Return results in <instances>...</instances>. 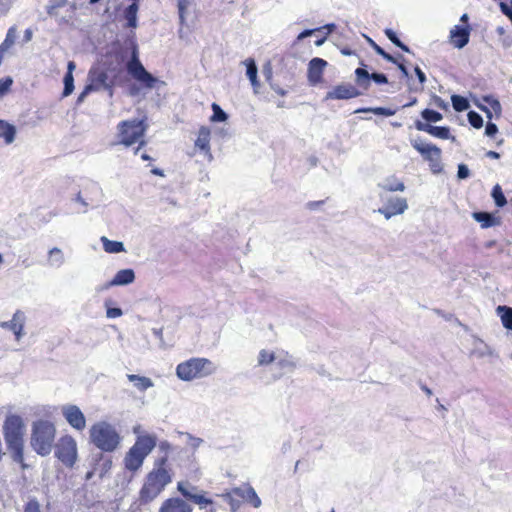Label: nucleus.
Masks as SVG:
<instances>
[{
  "mask_svg": "<svg viewBox=\"0 0 512 512\" xmlns=\"http://www.w3.org/2000/svg\"><path fill=\"white\" fill-rule=\"evenodd\" d=\"M123 314L120 308H108L106 311V315L108 318H117Z\"/></svg>",
  "mask_w": 512,
  "mask_h": 512,
  "instance_id": "obj_51",
  "label": "nucleus"
},
{
  "mask_svg": "<svg viewBox=\"0 0 512 512\" xmlns=\"http://www.w3.org/2000/svg\"><path fill=\"white\" fill-rule=\"evenodd\" d=\"M316 31H318V29H308V30H304L302 31L298 37H297V40H302L308 36H311L313 33H315Z\"/></svg>",
  "mask_w": 512,
  "mask_h": 512,
  "instance_id": "obj_54",
  "label": "nucleus"
},
{
  "mask_svg": "<svg viewBox=\"0 0 512 512\" xmlns=\"http://www.w3.org/2000/svg\"><path fill=\"white\" fill-rule=\"evenodd\" d=\"M468 121L470 125L476 129H480L483 126L482 116L475 111H470L468 113Z\"/></svg>",
  "mask_w": 512,
  "mask_h": 512,
  "instance_id": "obj_42",
  "label": "nucleus"
},
{
  "mask_svg": "<svg viewBox=\"0 0 512 512\" xmlns=\"http://www.w3.org/2000/svg\"><path fill=\"white\" fill-rule=\"evenodd\" d=\"M156 446V437L152 435H142L136 439L134 445L128 450L124 458V466L130 472L138 471L145 458Z\"/></svg>",
  "mask_w": 512,
  "mask_h": 512,
  "instance_id": "obj_7",
  "label": "nucleus"
},
{
  "mask_svg": "<svg viewBox=\"0 0 512 512\" xmlns=\"http://www.w3.org/2000/svg\"><path fill=\"white\" fill-rule=\"evenodd\" d=\"M356 84L360 88L367 90L370 87V80H373L377 84H387L388 78L383 73H369L364 68H357L355 70Z\"/></svg>",
  "mask_w": 512,
  "mask_h": 512,
  "instance_id": "obj_12",
  "label": "nucleus"
},
{
  "mask_svg": "<svg viewBox=\"0 0 512 512\" xmlns=\"http://www.w3.org/2000/svg\"><path fill=\"white\" fill-rule=\"evenodd\" d=\"M360 95L358 89L352 84H340L334 86L330 91L327 92L326 100H347L352 99Z\"/></svg>",
  "mask_w": 512,
  "mask_h": 512,
  "instance_id": "obj_14",
  "label": "nucleus"
},
{
  "mask_svg": "<svg viewBox=\"0 0 512 512\" xmlns=\"http://www.w3.org/2000/svg\"><path fill=\"white\" fill-rule=\"evenodd\" d=\"M385 35L388 37V39L395 44L397 47H399L401 50L405 52H409L408 46H406L403 42L400 41L396 33L392 29H386Z\"/></svg>",
  "mask_w": 512,
  "mask_h": 512,
  "instance_id": "obj_40",
  "label": "nucleus"
},
{
  "mask_svg": "<svg viewBox=\"0 0 512 512\" xmlns=\"http://www.w3.org/2000/svg\"><path fill=\"white\" fill-rule=\"evenodd\" d=\"M434 103L437 107L439 108H445L446 105H445V102L443 101V99L439 96H435L434 97Z\"/></svg>",
  "mask_w": 512,
  "mask_h": 512,
  "instance_id": "obj_56",
  "label": "nucleus"
},
{
  "mask_svg": "<svg viewBox=\"0 0 512 512\" xmlns=\"http://www.w3.org/2000/svg\"><path fill=\"white\" fill-rule=\"evenodd\" d=\"M415 73H416V76H417L420 84L423 85L426 82L425 73L418 66L415 67Z\"/></svg>",
  "mask_w": 512,
  "mask_h": 512,
  "instance_id": "obj_53",
  "label": "nucleus"
},
{
  "mask_svg": "<svg viewBox=\"0 0 512 512\" xmlns=\"http://www.w3.org/2000/svg\"><path fill=\"white\" fill-rule=\"evenodd\" d=\"M421 117L428 123H436L443 119V115L435 110L432 109H424L421 112Z\"/></svg>",
  "mask_w": 512,
  "mask_h": 512,
  "instance_id": "obj_33",
  "label": "nucleus"
},
{
  "mask_svg": "<svg viewBox=\"0 0 512 512\" xmlns=\"http://www.w3.org/2000/svg\"><path fill=\"white\" fill-rule=\"evenodd\" d=\"M453 108L457 112L465 111L469 108V102L466 98L460 95H453L451 97Z\"/></svg>",
  "mask_w": 512,
  "mask_h": 512,
  "instance_id": "obj_36",
  "label": "nucleus"
},
{
  "mask_svg": "<svg viewBox=\"0 0 512 512\" xmlns=\"http://www.w3.org/2000/svg\"><path fill=\"white\" fill-rule=\"evenodd\" d=\"M275 359H276V356H275L274 352L266 350V349H262V350H260V352L258 354V365L259 366H267V365L271 364L272 362H274Z\"/></svg>",
  "mask_w": 512,
  "mask_h": 512,
  "instance_id": "obj_34",
  "label": "nucleus"
},
{
  "mask_svg": "<svg viewBox=\"0 0 512 512\" xmlns=\"http://www.w3.org/2000/svg\"><path fill=\"white\" fill-rule=\"evenodd\" d=\"M245 491H246V487H235V488L231 489V495L235 496L237 499H239L240 503L245 502V500H246V496H245L246 492Z\"/></svg>",
  "mask_w": 512,
  "mask_h": 512,
  "instance_id": "obj_48",
  "label": "nucleus"
},
{
  "mask_svg": "<svg viewBox=\"0 0 512 512\" xmlns=\"http://www.w3.org/2000/svg\"><path fill=\"white\" fill-rule=\"evenodd\" d=\"M468 176H469V169L467 168V166L464 165V164L459 165V167H458V177L460 179H465Z\"/></svg>",
  "mask_w": 512,
  "mask_h": 512,
  "instance_id": "obj_52",
  "label": "nucleus"
},
{
  "mask_svg": "<svg viewBox=\"0 0 512 512\" xmlns=\"http://www.w3.org/2000/svg\"><path fill=\"white\" fill-rule=\"evenodd\" d=\"M132 3L125 8L124 18L127 20L126 26L129 28H135L137 26V13L139 10L140 0H131Z\"/></svg>",
  "mask_w": 512,
  "mask_h": 512,
  "instance_id": "obj_24",
  "label": "nucleus"
},
{
  "mask_svg": "<svg viewBox=\"0 0 512 512\" xmlns=\"http://www.w3.org/2000/svg\"><path fill=\"white\" fill-rule=\"evenodd\" d=\"M472 217L480 223L481 228L486 229L493 226H498L501 223L499 217H495L488 212H474Z\"/></svg>",
  "mask_w": 512,
  "mask_h": 512,
  "instance_id": "obj_22",
  "label": "nucleus"
},
{
  "mask_svg": "<svg viewBox=\"0 0 512 512\" xmlns=\"http://www.w3.org/2000/svg\"><path fill=\"white\" fill-rule=\"evenodd\" d=\"M135 274L132 269H122L116 273L108 286L127 285L134 281Z\"/></svg>",
  "mask_w": 512,
  "mask_h": 512,
  "instance_id": "obj_23",
  "label": "nucleus"
},
{
  "mask_svg": "<svg viewBox=\"0 0 512 512\" xmlns=\"http://www.w3.org/2000/svg\"><path fill=\"white\" fill-rule=\"evenodd\" d=\"M492 197L495 201V204L498 207H504L507 204L506 197L500 187V185H495L492 189Z\"/></svg>",
  "mask_w": 512,
  "mask_h": 512,
  "instance_id": "obj_37",
  "label": "nucleus"
},
{
  "mask_svg": "<svg viewBox=\"0 0 512 512\" xmlns=\"http://www.w3.org/2000/svg\"><path fill=\"white\" fill-rule=\"evenodd\" d=\"M216 366L214 363L203 357H193L179 363L176 367V375L183 381L201 379L214 374Z\"/></svg>",
  "mask_w": 512,
  "mask_h": 512,
  "instance_id": "obj_5",
  "label": "nucleus"
},
{
  "mask_svg": "<svg viewBox=\"0 0 512 512\" xmlns=\"http://www.w3.org/2000/svg\"><path fill=\"white\" fill-rule=\"evenodd\" d=\"M372 42V47L373 49L375 50V52L382 56L385 60H387L388 62H391V63H397V59L392 56L391 54H389L388 52H386L381 46H379L378 44H376L375 42L371 41Z\"/></svg>",
  "mask_w": 512,
  "mask_h": 512,
  "instance_id": "obj_44",
  "label": "nucleus"
},
{
  "mask_svg": "<svg viewBox=\"0 0 512 512\" xmlns=\"http://www.w3.org/2000/svg\"><path fill=\"white\" fill-rule=\"evenodd\" d=\"M3 435L13 461L25 469L27 465L24 462L25 424L23 419L16 414L7 416L3 424Z\"/></svg>",
  "mask_w": 512,
  "mask_h": 512,
  "instance_id": "obj_2",
  "label": "nucleus"
},
{
  "mask_svg": "<svg viewBox=\"0 0 512 512\" xmlns=\"http://www.w3.org/2000/svg\"><path fill=\"white\" fill-rule=\"evenodd\" d=\"M61 413L70 427L74 430L83 431L86 428V417L77 405H63L61 407Z\"/></svg>",
  "mask_w": 512,
  "mask_h": 512,
  "instance_id": "obj_11",
  "label": "nucleus"
},
{
  "mask_svg": "<svg viewBox=\"0 0 512 512\" xmlns=\"http://www.w3.org/2000/svg\"><path fill=\"white\" fill-rule=\"evenodd\" d=\"M223 497L226 499V501L229 503L231 509L233 512L239 509L240 507V500L237 499L235 496L231 495V490L223 495Z\"/></svg>",
  "mask_w": 512,
  "mask_h": 512,
  "instance_id": "obj_46",
  "label": "nucleus"
},
{
  "mask_svg": "<svg viewBox=\"0 0 512 512\" xmlns=\"http://www.w3.org/2000/svg\"><path fill=\"white\" fill-rule=\"evenodd\" d=\"M379 187L388 192L403 191L405 189L404 183L395 177H390L385 182L379 184Z\"/></svg>",
  "mask_w": 512,
  "mask_h": 512,
  "instance_id": "obj_30",
  "label": "nucleus"
},
{
  "mask_svg": "<svg viewBox=\"0 0 512 512\" xmlns=\"http://www.w3.org/2000/svg\"><path fill=\"white\" fill-rule=\"evenodd\" d=\"M415 128L439 139L445 140L451 138L450 129L446 126H433L420 120H416ZM452 139H454V137H452Z\"/></svg>",
  "mask_w": 512,
  "mask_h": 512,
  "instance_id": "obj_18",
  "label": "nucleus"
},
{
  "mask_svg": "<svg viewBox=\"0 0 512 512\" xmlns=\"http://www.w3.org/2000/svg\"><path fill=\"white\" fill-rule=\"evenodd\" d=\"M90 442L104 452L114 451L120 444V436L108 422L94 423L89 429Z\"/></svg>",
  "mask_w": 512,
  "mask_h": 512,
  "instance_id": "obj_6",
  "label": "nucleus"
},
{
  "mask_svg": "<svg viewBox=\"0 0 512 512\" xmlns=\"http://www.w3.org/2000/svg\"><path fill=\"white\" fill-rule=\"evenodd\" d=\"M486 156H487L488 158H491V159H499V158H500V154H499L498 152H496V151H492V150L488 151V152L486 153Z\"/></svg>",
  "mask_w": 512,
  "mask_h": 512,
  "instance_id": "obj_58",
  "label": "nucleus"
},
{
  "mask_svg": "<svg viewBox=\"0 0 512 512\" xmlns=\"http://www.w3.org/2000/svg\"><path fill=\"white\" fill-rule=\"evenodd\" d=\"M96 90V86L94 84H88L84 87L83 91L79 94L77 98V103H82L85 99V97L91 93L92 91Z\"/></svg>",
  "mask_w": 512,
  "mask_h": 512,
  "instance_id": "obj_49",
  "label": "nucleus"
},
{
  "mask_svg": "<svg viewBox=\"0 0 512 512\" xmlns=\"http://www.w3.org/2000/svg\"><path fill=\"white\" fill-rule=\"evenodd\" d=\"M245 65H246V74L251 82V85L254 88V91L257 92L258 88L260 87V83L257 79L258 69L255 64V61L253 59L249 58V59L245 60Z\"/></svg>",
  "mask_w": 512,
  "mask_h": 512,
  "instance_id": "obj_26",
  "label": "nucleus"
},
{
  "mask_svg": "<svg viewBox=\"0 0 512 512\" xmlns=\"http://www.w3.org/2000/svg\"><path fill=\"white\" fill-rule=\"evenodd\" d=\"M278 365H279L280 367H283V368H284V367H287V366H292V363H291V362H289V361H286V360H280V361L278 362Z\"/></svg>",
  "mask_w": 512,
  "mask_h": 512,
  "instance_id": "obj_60",
  "label": "nucleus"
},
{
  "mask_svg": "<svg viewBox=\"0 0 512 512\" xmlns=\"http://www.w3.org/2000/svg\"><path fill=\"white\" fill-rule=\"evenodd\" d=\"M173 471L169 466L167 455L161 456L154 461L151 471H149L143 481L139 491V502L148 504L156 499L172 482Z\"/></svg>",
  "mask_w": 512,
  "mask_h": 512,
  "instance_id": "obj_1",
  "label": "nucleus"
},
{
  "mask_svg": "<svg viewBox=\"0 0 512 512\" xmlns=\"http://www.w3.org/2000/svg\"><path fill=\"white\" fill-rule=\"evenodd\" d=\"M327 61L322 58H313L308 64L307 78L310 85L315 86L323 81V73Z\"/></svg>",
  "mask_w": 512,
  "mask_h": 512,
  "instance_id": "obj_15",
  "label": "nucleus"
},
{
  "mask_svg": "<svg viewBox=\"0 0 512 512\" xmlns=\"http://www.w3.org/2000/svg\"><path fill=\"white\" fill-rule=\"evenodd\" d=\"M66 3H67V0H51L50 4L46 8V11L50 16L55 15L56 10L58 8L65 6Z\"/></svg>",
  "mask_w": 512,
  "mask_h": 512,
  "instance_id": "obj_45",
  "label": "nucleus"
},
{
  "mask_svg": "<svg viewBox=\"0 0 512 512\" xmlns=\"http://www.w3.org/2000/svg\"><path fill=\"white\" fill-rule=\"evenodd\" d=\"M324 203L323 200L321 201H310L307 203V208L310 209V210H314L316 208H318L320 205H322Z\"/></svg>",
  "mask_w": 512,
  "mask_h": 512,
  "instance_id": "obj_55",
  "label": "nucleus"
},
{
  "mask_svg": "<svg viewBox=\"0 0 512 512\" xmlns=\"http://www.w3.org/2000/svg\"><path fill=\"white\" fill-rule=\"evenodd\" d=\"M112 466V461L109 458L104 459L103 462V470L104 472H107Z\"/></svg>",
  "mask_w": 512,
  "mask_h": 512,
  "instance_id": "obj_57",
  "label": "nucleus"
},
{
  "mask_svg": "<svg viewBox=\"0 0 512 512\" xmlns=\"http://www.w3.org/2000/svg\"><path fill=\"white\" fill-rule=\"evenodd\" d=\"M56 427L48 420H37L32 425L30 445L40 456H48L55 445Z\"/></svg>",
  "mask_w": 512,
  "mask_h": 512,
  "instance_id": "obj_3",
  "label": "nucleus"
},
{
  "mask_svg": "<svg viewBox=\"0 0 512 512\" xmlns=\"http://www.w3.org/2000/svg\"><path fill=\"white\" fill-rule=\"evenodd\" d=\"M497 311L501 316L503 326L512 331V308L507 306H498Z\"/></svg>",
  "mask_w": 512,
  "mask_h": 512,
  "instance_id": "obj_32",
  "label": "nucleus"
},
{
  "mask_svg": "<svg viewBox=\"0 0 512 512\" xmlns=\"http://www.w3.org/2000/svg\"><path fill=\"white\" fill-rule=\"evenodd\" d=\"M24 322H25L24 313L22 311L18 310L14 313V315L10 321L2 322L0 324V326L2 328L11 330L15 334L16 339L19 340L22 335V332H23Z\"/></svg>",
  "mask_w": 512,
  "mask_h": 512,
  "instance_id": "obj_19",
  "label": "nucleus"
},
{
  "mask_svg": "<svg viewBox=\"0 0 512 512\" xmlns=\"http://www.w3.org/2000/svg\"><path fill=\"white\" fill-rule=\"evenodd\" d=\"M246 500L245 502L250 503L254 508H258L261 505V500L258 497L256 491L251 486H246L245 491Z\"/></svg>",
  "mask_w": 512,
  "mask_h": 512,
  "instance_id": "obj_35",
  "label": "nucleus"
},
{
  "mask_svg": "<svg viewBox=\"0 0 512 512\" xmlns=\"http://www.w3.org/2000/svg\"><path fill=\"white\" fill-rule=\"evenodd\" d=\"M15 135V127L4 120H0V138H4L6 144H11L15 139Z\"/></svg>",
  "mask_w": 512,
  "mask_h": 512,
  "instance_id": "obj_28",
  "label": "nucleus"
},
{
  "mask_svg": "<svg viewBox=\"0 0 512 512\" xmlns=\"http://www.w3.org/2000/svg\"><path fill=\"white\" fill-rule=\"evenodd\" d=\"M126 69L129 75L144 88L152 89L158 82V79L149 73L139 60L136 47L132 51L131 59L126 64Z\"/></svg>",
  "mask_w": 512,
  "mask_h": 512,
  "instance_id": "obj_9",
  "label": "nucleus"
},
{
  "mask_svg": "<svg viewBox=\"0 0 512 512\" xmlns=\"http://www.w3.org/2000/svg\"><path fill=\"white\" fill-rule=\"evenodd\" d=\"M55 458L67 469H73L78 461V447L70 434L62 435L54 445Z\"/></svg>",
  "mask_w": 512,
  "mask_h": 512,
  "instance_id": "obj_8",
  "label": "nucleus"
},
{
  "mask_svg": "<svg viewBox=\"0 0 512 512\" xmlns=\"http://www.w3.org/2000/svg\"><path fill=\"white\" fill-rule=\"evenodd\" d=\"M498 132V127L493 122H488L485 127V133L487 136L493 137Z\"/></svg>",
  "mask_w": 512,
  "mask_h": 512,
  "instance_id": "obj_50",
  "label": "nucleus"
},
{
  "mask_svg": "<svg viewBox=\"0 0 512 512\" xmlns=\"http://www.w3.org/2000/svg\"><path fill=\"white\" fill-rule=\"evenodd\" d=\"M411 146L423 157V159L429 162L431 169L434 172L440 170L441 161V149L432 143H424L421 140H412Z\"/></svg>",
  "mask_w": 512,
  "mask_h": 512,
  "instance_id": "obj_10",
  "label": "nucleus"
},
{
  "mask_svg": "<svg viewBox=\"0 0 512 512\" xmlns=\"http://www.w3.org/2000/svg\"><path fill=\"white\" fill-rule=\"evenodd\" d=\"M13 80L10 77L0 79V96L6 94L12 86Z\"/></svg>",
  "mask_w": 512,
  "mask_h": 512,
  "instance_id": "obj_47",
  "label": "nucleus"
},
{
  "mask_svg": "<svg viewBox=\"0 0 512 512\" xmlns=\"http://www.w3.org/2000/svg\"><path fill=\"white\" fill-rule=\"evenodd\" d=\"M159 512H192V508L180 498H168L162 503Z\"/></svg>",
  "mask_w": 512,
  "mask_h": 512,
  "instance_id": "obj_20",
  "label": "nucleus"
},
{
  "mask_svg": "<svg viewBox=\"0 0 512 512\" xmlns=\"http://www.w3.org/2000/svg\"><path fill=\"white\" fill-rule=\"evenodd\" d=\"M407 201L405 198H393L390 199L386 206L379 208L378 212L382 214L386 219H390L392 216L402 214L407 209Z\"/></svg>",
  "mask_w": 512,
  "mask_h": 512,
  "instance_id": "obj_17",
  "label": "nucleus"
},
{
  "mask_svg": "<svg viewBox=\"0 0 512 512\" xmlns=\"http://www.w3.org/2000/svg\"><path fill=\"white\" fill-rule=\"evenodd\" d=\"M75 63L69 61L67 65V73L64 76V89L62 95L64 97L69 96L74 90V78L73 71L75 69Z\"/></svg>",
  "mask_w": 512,
  "mask_h": 512,
  "instance_id": "obj_25",
  "label": "nucleus"
},
{
  "mask_svg": "<svg viewBox=\"0 0 512 512\" xmlns=\"http://www.w3.org/2000/svg\"><path fill=\"white\" fill-rule=\"evenodd\" d=\"M213 115L210 118L211 122H224L227 120L228 115L221 109L217 103L211 105Z\"/></svg>",
  "mask_w": 512,
  "mask_h": 512,
  "instance_id": "obj_38",
  "label": "nucleus"
},
{
  "mask_svg": "<svg viewBox=\"0 0 512 512\" xmlns=\"http://www.w3.org/2000/svg\"><path fill=\"white\" fill-rule=\"evenodd\" d=\"M101 242L103 244L104 251L107 253H120L125 250L123 243L120 241H113L102 236Z\"/></svg>",
  "mask_w": 512,
  "mask_h": 512,
  "instance_id": "obj_31",
  "label": "nucleus"
},
{
  "mask_svg": "<svg viewBox=\"0 0 512 512\" xmlns=\"http://www.w3.org/2000/svg\"><path fill=\"white\" fill-rule=\"evenodd\" d=\"M23 512H42L39 501L36 498L29 499L23 506Z\"/></svg>",
  "mask_w": 512,
  "mask_h": 512,
  "instance_id": "obj_43",
  "label": "nucleus"
},
{
  "mask_svg": "<svg viewBox=\"0 0 512 512\" xmlns=\"http://www.w3.org/2000/svg\"><path fill=\"white\" fill-rule=\"evenodd\" d=\"M211 129L207 126H201L198 130L197 137L194 141V146L198 149L204 157L210 162L213 160L211 152Z\"/></svg>",
  "mask_w": 512,
  "mask_h": 512,
  "instance_id": "obj_13",
  "label": "nucleus"
},
{
  "mask_svg": "<svg viewBox=\"0 0 512 512\" xmlns=\"http://www.w3.org/2000/svg\"><path fill=\"white\" fill-rule=\"evenodd\" d=\"M360 112H371L376 115L382 116H393L396 113L395 109L387 108V107H373V108H365L359 110Z\"/></svg>",
  "mask_w": 512,
  "mask_h": 512,
  "instance_id": "obj_39",
  "label": "nucleus"
},
{
  "mask_svg": "<svg viewBox=\"0 0 512 512\" xmlns=\"http://www.w3.org/2000/svg\"><path fill=\"white\" fill-rule=\"evenodd\" d=\"M152 173L155 174V175H159V176L163 175L162 171L160 169H158V168H154L152 170Z\"/></svg>",
  "mask_w": 512,
  "mask_h": 512,
  "instance_id": "obj_64",
  "label": "nucleus"
},
{
  "mask_svg": "<svg viewBox=\"0 0 512 512\" xmlns=\"http://www.w3.org/2000/svg\"><path fill=\"white\" fill-rule=\"evenodd\" d=\"M49 261L52 264L60 265L64 261L63 253L59 248H52L49 251Z\"/></svg>",
  "mask_w": 512,
  "mask_h": 512,
  "instance_id": "obj_41",
  "label": "nucleus"
},
{
  "mask_svg": "<svg viewBox=\"0 0 512 512\" xmlns=\"http://www.w3.org/2000/svg\"><path fill=\"white\" fill-rule=\"evenodd\" d=\"M90 84H94L96 86V90L100 87H108L107 80L108 74L103 70L90 71Z\"/></svg>",
  "mask_w": 512,
  "mask_h": 512,
  "instance_id": "obj_29",
  "label": "nucleus"
},
{
  "mask_svg": "<svg viewBox=\"0 0 512 512\" xmlns=\"http://www.w3.org/2000/svg\"><path fill=\"white\" fill-rule=\"evenodd\" d=\"M417 102V98H413L409 103L405 104L403 107H410L415 105Z\"/></svg>",
  "mask_w": 512,
  "mask_h": 512,
  "instance_id": "obj_62",
  "label": "nucleus"
},
{
  "mask_svg": "<svg viewBox=\"0 0 512 512\" xmlns=\"http://www.w3.org/2000/svg\"><path fill=\"white\" fill-rule=\"evenodd\" d=\"M398 67V69L405 75L407 76L408 75V70L406 68V66L403 64V63H400L397 61V63H395Z\"/></svg>",
  "mask_w": 512,
  "mask_h": 512,
  "instance_id": "obj_59",
  "label": "nucleus"
},
{
  "mask_svg": "<svg viewBox=\"0 0 512 512\" xmlns=\"http://www.w3.org/2000/svg\"><path fill=\"white\" fill-rule=\"evenodd\" d=\"M471 27L467 24L465 26L456 25L450 31V42L458 49L466 46L470 39Z\"/></svg>",
  "mask_w": 512,
  "mask_h": 512,
  "instance_id": "obj_16",
  "label": "nucleus"
},
{
  "mask_svg": "<svg viewBox=\"0 0 512 512\" xmlns=\"http://www.w3.org/2000/svg\"><path fill=\"white\" fill-rule=\"evenodd\" d=\"M141 159L143 161H150V160H152V158L147 153H142L141 154Z\"/></svg>",
  "mask_w": 512,
  "mask_h": 512,
  "instance_id": "obj_61",
  "label": "nucleus"
},
{
  "mask_svg": "<svg viewBox=\"0 0 512 512\" xmlns=\"http://www.w3.org/2000/svg\"><path fill=\"white\" fill-rule=\"evenodd\" d=\"M178 491L185 497L186 499L198 504L200 508H205L207 505L213 503V501L207 498L204 494H192L187 489L184 488L182 483H178L177 485Z\"/></svg>",
  "mask_w": 512,
  "mask_h": 512,
  "instance_id": "obj_21",
  "label": "nucleus"
},
{
  "mask_svg": "<svg viewBox=\"0 0 512 512\" xmlns=\"http://www.w3.org/2000/svg\"><path fill=\"white\" fill-rule=\"evenodd\" d=\"M148 128L145 120L131 119L121 121L117 125L119 143L125 147H130L138 144L134 153L137 154L139 150L146 145L145 133Z\"/></svg>",
  "mask_w": 512,
  "mask_h": 512,
  "instance_id": "obj_4",
  "label": "nucleus"
},
{
  "mask_svg": "<svg viewBox=\"0 0 512 512\" xmlns=\"http://www.w3.org/2000/svg\"><path fill=\"white\" fill-rule=\"evenodd\" d=\"M468 15L467 14H463L460 18V21L463 22V23H467L468 22Z\"/></svg>",
  "mask_w": 512,
  "mask_h": 512,
  "instance_id": "obj_63",
  "label": "nucleus"
},
{
  "mask_svg": "<svg viewBox=\"0 0 512 512\" xmlns=\"http://www.w3.org/2000/svg\"><path fill=\"white\" fill-rule=\"evenodd\" d=\"M127 378L139 391H146L148 388L153 386V382L146 376H139L136 374H128Z\"/></svg>",
  "mask_w": 512,
  "mask_h": 512,
  "instance_id": "obj_27",
  "label": "nucleus"
}]
</instances>
